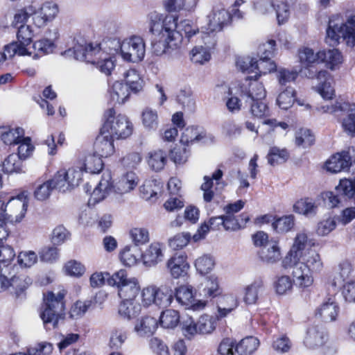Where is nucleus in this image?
<instances>
[{"label":"nucleus","mask_w":355,"mask_h":355,"mask_svg":"<svg viewBox=\"0 0 355 355\" xmlns=\"http://www.w3.org/2000/svg\"><path fill=\"white\" fill-rule=\"evenodd\" d=\"M94 60H95V63L92 64H96L101 72L107 76L110 75L115 68L114 58L106 55L100 48H98Z\"/></svg>","instance_id":"nucleus-31"},{"label":"nucleus","mask_w":355,"mask_h":355,"mask_svg":"<svg viewBox=\"0 0 355 355\" xmlns=\"http://www.w3.org/2000/svg\"><path fill=\"white\" fill-rule=\"evenodd\" d=\"M49 37H44L35 41L31 47L33 59H37L42 56L50 54L55 49V40L58 38V33L56 30L49 31Z\"/></svg>","instance_id":"nucleus-17"},{"label":"nucleus","mask_w":355,"mask_h":355,"mask_svg":"<svg viewBox=\"0 0 355 355\" xmlns=\"http://www.w3.org/2000/svg\"><path fill=\"white\" fill-rule=\"evenodd\" d=\"M343 39L349 46L355 45V15L348 17L345 24H338L332 19L329 21L327 40L330 45H334Z\"/></svg>","instance_id":"nucleus-8"},{"label":"nucleus","mask_w":355,"mask_h":355,"mask_svg":"<svg viewBox=\"0 0 355 355\" xmlns=\"http://www.w3.org/2000/svg\"><path fill=\"white\" fill-rule=\"evenodd\" d=\"M298 58L300 72L309 78H313L318 73L315 66L321 62L320 51L315 53L312 49L304 47L299 50Z\"/></svg>","instance_id":"nucleus-14"},{"label":"nucleus","mask_w":355,"mask_h":355,"mask_svg":"<svg viewBox=\"0 0 355 355\" xmlns=\"http://www.w3.org/2000/svg\"><path fill=\"white\" fill-rule=\"evenodd\" d=\"M166 16H171L174 19L175 24V31L179 33L183 37V34L188 41L192 38L193 36L199 33L198 27L188 19L182 20L179 24L178 23V17L173 15H166Z\"/></svg>","instance_id":"nucleus-37"},{"label":"nucleus","mask_w":355,"mask_h":355,"mask_svg":"<svg viewBox=\"0 0 355 355\" xmlns=\"http://www.w3.org/2000/svg\"><path fill=\"white\" fill-rule=\"evenodd\" d=\"M2 169L8 174L25 173L23 159L15 153L9 155L3 162Z\"/></svg>","instance_id":"nucleus-32"},{"label":"nucleus","mask_w":355,"mask_h":355,"mask_svg":"<svg viewBox=\"0 0 355 355\" xmlns=\"http://www.w3.org/2000/svg\"><path fill=\"white\" fill-rule=\"evenodd\" d=\"M339 313V306L335 299L329 297L317 309L315 315L320 316L325 322L336 320Z\"/></svg>","instance_id":"nucleus-26"},{"label":"nucleus","mask_w":355,"mask_h":355,"mask_svg":"<svg viewBox=\"0 0 355 355\" xmlns=\"http://www.w3.org/2000/svg\"><path fill=\"white\" fill-rule=\"evenodd\" d=\"M139 178L133 172H128L119 178L114 185H112V190L115 193L123 195L132 191L138 184Z\"/></svg>","instance_id":"nucleus-24"},{"label":"nucleus","mask_w":355,"mask_h":355,"mask_svg":"<svg viewBox=\"0 0 355 355\" xmlns=\"http://www.w3.org/2000/svg\"><path fill=\"white\" fill-rule=\"evenodd\" d=\"M141 257L139 249L135 245H126L120 253L121 260L128 266L135 265Z\"/></svg>","instance_id":"nucleus-39"},{"label":"nucleus","mask_w":355,"mask_h":355,"mask_svg":"<svg viewBox=\"0 0 355 355\" xmlns=\"http://www.w3.org/2000/svg\"><path fill=\"white\" fill-rule=\"evenodd\" d=\"M111 175L110 173H103L98 184L94 189L88 200L89 206H94L96 203L105 199L112 191L110 182Z\"/></svg>","instance_id":"nucleus-22"},{"label":"nucleus","mask_w":355,"mask_h":355,"mask_svg":"<svg viewBox=\"0 0 355 355\" xmlns=\"http://www.w3.org/2000/svg\"><path fill=\"white\" fill-rule=\"evenodd\" d=\"M202 293V295L206 297H215L220 295L218 279L216 276L211 275L206 279V284Z\"/></svg>","instance_id":"nucleus-60"},{"label":"nucleus","mask_w":355,"mask_h":355,"mask_svg":"<svg viewBox=\"0 0 355 355\" xmlns=\"http://www.w3.org/2000/svg\"><path fill=\"white\" fill-rule=\"evenodd\" d=\"M223 171L220 169H217L213 173L211 177L205 176L204 183L201 185V189L204 191L203 198L206 202H210L214 197V192L211 190L213 187V180H215L216 184H220V180L223 177Z\"/></svg>","instance_id":"nucleus-38"},{"label":"nucleus","mask_w":355,"mask_h":355,"mask_svg":"<svg viewBox=\"0 0 355 355\" xmlns=\"http://www.w3.org/2000/svg\"><path fill=\"white\" fill-rule=\"evenodd\" d=\"M140 297L141 304L146 308L153 305L167 308L171 305L174 297L181 306L193 311H202L207 305L206 301L196 300L193 287L186 284L176 287L174 291L166 286L149 284L141 290Z\"/></svg>","instance_id":"nucleus-1"},{"label":"nucleus","mask_w":355,"mask_h":355,"mask_svg":"<svg viewBox=\"0 0 355 355\" xmlns=\"http://www.w3.org/2000/svg\"><path fill=\"white\" fill-rule=\"evenodd\" d=\"M157 325V319L152 316L146 315L137 320L135 324L134 331L140 337L150 336L154 334Z\"/></svg>","instance_id":"nucleus-29"},{"label":"nucleus","mask_w":355,"mask_h":355,"mask_svg":"<svg viewBox=\"0 0 355 355\" xmlns=\"http://www.w3.org/2000/svg\"><path fill=\"white\" fill-rule=\"evenodd\" d=\"M119 307V313L128 320L135 317L140 311L139 305L135 300H122Z\"/></svg>","instance_id":"nucleus-47"},{"label":"nucleus","mask_w":355,"mask_h":355,"mask_svg":"<svg viewBox=\"0 0 355 355\" xmlns=\"http://www.w3.org/2000/svg\"><path fill=\"white\" fill-rule=\"evenodd\" d=\"M111 44L119 49L121 58L127 62H139L143 60L146 53V45L144 39L139 36H132L121 42L113 40Z\"/></svg>","instance_id":"nucleus-6"},{"label":"nucleus","mask_w":355,"mask_h":355,"mask_svg":"<svg viewBox=\"0 0 355 355\" xmlns=\"http://www.w3.org/2000/svg\"><path fill=\"white\" fill-rule=\"evenodd\" d=\"M24 137V130L21 128H11L1 126L0 138L6 144H18Z\"/></svg>","instance_id":"nucleus-34"},{"label":"nucleus","mask_w":355,"mask_h":355,"mask_svg":"<svg viewBox=\"0 0 355 355\" xmlns=\"http://www.w3.org/2000/svg\"><path fill=\"white\" fill-rule=\"evenodd\" d=\"M33 24L37 28H43L57 17L59 7L53 1H45L37 8L33 6Z\"/></svg>","instance_id":"nucleus-12"},{"label":"nucleus","mask_w":355,"mask_h":355,"mask_svg":"<svg viewBox=\"0 0 355 355\" xmlns=\"http://www.w3.org/2000/svg\"><path fill=\"white\" fill-rule=\"evenodd\" d=\"M326 340V334L321 326L313 324L310 326L304 338V343L309 348L322 346Z\"/></svg>","instance_id":"nucleus-27"},{"label":"nucleus","mask_w":355,"mask_h":355,"mask_svg":"<svg viewBox=\"0 0 355 355\" xmlns=\"http://www.w3.org/2000/svg\"><path fill=\"white\" fill-rule=\"evenodd\" d=\"M194 266L196 270L200 275H204L212 270L215 266V261L211 255L202 254L196 259Z\"/></svg>","instance_id":"nucleus-51"},{"label":"nucleus","mask_w":355,"mask_h":355,"mask_svg":"<svg viewBox=\"0 0 355 355\" xmlns=\"http://www.w3.org/2000/svg\"><path fill=\"white\" fill-rule=\"evenodd\" d=\"M289 157V153L286 148L277 146L271 147L267 155L268 162L272 166L284 163Z\"/></svg>","instance_id":"nucleus-48"},{"label":"nucleus","mask_w":355,"mask_h":355,"mask_svg":"<svg viewBox=\"0 0 355 355\" xmlns=\"http://www.w3.org/2000/svg\"><path fill=\"white\" fill-rule=\"evenodd\" d=\"M28 204V199L25 193L10 198L6 202L5 220L10 223H19L24 218Z\"/></svg>","instance_id":"nucleus-10"},{"label":"nucleus","mask_w":355,"mask_h":355,"mask_svg":"<svg viewBox=\"0 0 355 355\" xmlns=\"http://www.w3.org/2000/svg\"><path fill=\"white\" fill-rule=\"evenodd\" d=\"M130 237L135 246L142 245L150 241L149 232L144 227H135L130 232Z\"/></svg>","instance_id":"nucleus-61"},{"label":"nucleus","mask_w":355,"mask_h":355,"mask_svg":"<svg viewBox=\"0 0 355 355\" xmlns=\"http://www.w3.org/2000/svg\"><path fill=\"white\" fill-rule=\"evenodd\" d=\"M315 138L311 130L307 128H301L296 132L295 144L298 146L304 148L311 146Z\"/></svg>","instance_id":"nucleus-64"},{"label":"nucleus","mask_w":355,"mask_h":355,"mask_svg":"<svg viewBox=\"0 0 355 355\" xmlns=\"http://www.w3.org/2000/svg\"><path fill=\"white\" fill-rule=\"evenodd\" d=\"M31 283V278L24 274L15 275L10 278V288L17 295L26 290Z\"/></svg>","instance_id":"nucleus-53"},{"label":"nucleus","mask_w":355,"mask_h":355,"mask_svg":"<svg viewBox=\"0 0 355 355\" xmlns=\"http://www.w3.org/2000/svg\"><path fill=\"white\" fill-rule=\"evenodd\" d=\"M295 100V90L288 87L279 94L277 103L281 109L287 110L293 105Z\"/></svg>","instance_id":"nucleus-58"},{"label":"nucleus","mask_w":355,"mask_h":355,"mask_svg":"<svg viewBox=\"0 0 355 355\" xmlns=\"http://www.w3.org/2000/svg\"><path fill=\"white\" fill-rule=\"evenodd\" d=\"M159 322L164 328L173 329L180 322V313L173 309H166L162 312Z\"/></svg>","instance_id":"nucleus-46"},{"label":"nucleus","mask_w":355,"mask_h":355,"mask_svg":"<svg viewBox=\"0 0 355 355\" xmlns=\"http://www.w3.org/2000/svg\"><path fill=\"white\" fill-rule=\"evenodd\" d=\"M64 291L56 294L53 291H47L43 294V303L40 307V316L46 329L57 328L59 322L64 318Z\"/></svg>","instance_id":"nucleus-4"},{"label":"nucleus","mask_w":355,"mask_h":355,"mask_svg":"<svg viewBox=\"0 0 355 355\" xmlns=\"http://www.w3.org/2000/svg\"><path fill=\"white\" fill-rule=\"evenodd\" d=\"M98 48L97 45L94 46L92 44H79L74 46L73 50L69 49L65 51V53L67 55L73 53V57L77 60L95 63L93 57H95Z\"/></svg>","instance_id":"nucleus-23"},{"label":"nucleus","mask_w":355,"mask_h":355,"mask_svg":"<svg viewBox=\"0 0 355 355\" xmlns=\"http://www.w3.org/2000/svg\"><path fill=\"white\" fill-rule=\"evenodd\" d=\"M53 351V346L49 343H41L31 346L26 353L19 352L10 355H49Z\"/></svg>","instance_id":"nucleus-57"},{"label":"nucleus","mask_w":355,"mask_h":355,"mask_svg":"<svg viewBox=\"0 0 355 355\" xmlns=\"http://www.w3.org/2000/svg\"><path fill=\"white\" fill-rule=\"evenodd\" d=\"M3 49V53L7 59H10L15 55L19 56H31L33 54V52L31 51L30 48L21 45L18 42H13L5 45Z\"/></svg>","instance_id":"nucleus-42"},{"label":"nucleus","mask_w":355,"mask_h":355,"mask_svg":"<svg viewBox=\"0 0 355 355\" xmlns=\"http://www.w3.org/2000/svg\"><path fill=\"white\" fill-rule=\"evenodd\" d=\"M148 18L150 32L160 36L158 40L152 42L151 49L153 55H170L171 51L181 46L182 37L175 31L176 26L172 17L153 12L148 15Z\"/></svg>","instance_id":"nucleus-2"},{"label":"nucleus","mask_w":355,"mask_h":355,"mask_svg":"<svg viewBox=\"0 0 355 355\" xmlns=\"http://www.w3.org/2000/svg\"><path fill=\"white\" fill-rule=\"evenodd\" d=\"M296 213L306 216H314L317 212V206L315 202L309 198H302L297 200L293 205Z\"/></svg>","instance_id":"nucleus-45"},{"label":"nucleus","mask_w":355,"mask_h":355,"mask_svg":"<svg viewBox=\"0 0 355 355\" xmlns=\"http://www.w3.org/2000/svg\"><path fill=\"white\" fill-rule=\"evenodd\" d=\"M320 56H322L321 62H326L331 69H334L343 62V56L338 49L321 51Z\"/></svg>","instance_id":"nucleus-50"},{"label":"nucleus","mask_w":355,"mask_h":355,"mask_svg":"<svg viewBox=\"0 0 355 355\" xmlns=\"http://www.w3.org/2000/svg\"><path fill=\"white\" fill-rule=\"evenodd\" d=\"M231 20L230 12L223 8H215L207 17V25L203 26L202 34H209L215 36L214 32L222 30Z\"/></svg>","instance_id":"nucleus-15"},{"label":"nucleus","mask_w":355,"mask_h":355,"mask_svg":"<svg viewBox=\"0 0 355 355\" xmlns=\"http://www.w3.org/2000/svg\"><path fill=\"white\" fill-rule=\"evenodd\" d=\"M264 279L261 277L255 278L250 284L243 288L242 300L246 305L256 304L260 293L264 291Z\"/></svg>","instance_id":"nucleus-20"},{"label":"nucleus","mask_w":355,"mask_h":355,"mask_svg":"<svg viewBox=\"0 0 355 355\" xmlns=\"http://www.w3.org/2000/svg\"><path fill=\"white\" fill-rule=\"evenodd\" d=\"M259 345V340L253 336L243 338L236 346L235 351L240 355H250L257 350Z\"/></svg>","instance_id":"nucleus-41"},{"label":"nucleus","mask_w":355,"mask_h":355,"mask_svg":"<svg viewBox=\"0 0 355 355\" xmlns=\"http://www.w3.org/2000/svg\"><path fill=\"white\" fill-rule=\"evenodd\" d=\"M316 78L319 81L316 86V91L324 99H331L335 95V91L332 86L333 80L330 74L327 71L321 70L318 72Z\"/></svg>","instance_id":"nucleus-25"},{"label":"nucleus","mask_w":355,"mask_h":355,"mask_svg":"<svg viewBox=\"0 0 355 355\" xmlns=\"http://www.w3.org/2000/svg\"><path fill=\"white\" fill-rule=\"evenodd\" d=\"M128 338V331L124 328H114L110 333L109 347L112 349L119 350Z\"/></svg>","instance_id":"nucleus-43"},{"label":"nucleus","mask_w":355,"mask_h":355,"mask_svg":"<svg viewBox=\"0 0 355 355\" xmlns=\"http://www.w3.org/2000/svg\"><path fill=\"white\" fill-rule=\"evenodd\" d=\"M166 267L171 277L174 279L184 277L190 269L187 256L184 252H177L166 263Z\"/></svg>","instance_id":"nucleus-18"},{"label":"nucleus","mask_w":355,"mask_h":355,"mask_svg":"<svg viewBox=\"0 0 355 355\" xmlns=\"http://www.w3.org/2000/svg\"><path fill=\"white\" fill-rule=\"evenodd\" d=\"M292 268L295 286L303 291L313 285L312 272L321 271L323 263L320 254L315 250L310 249L298 257Z\"/></svg>","instance_id":"nucleus-3"},{"label":"nucleus","mask_w":355,"mask_h":355,"mask_svg":"<svg viewBox=\"0 0 355 355\" xmlns=\"http://www.w3.org/2000/svg\"><path fill=\"white\" fill-rule=\"evenodd\" d=\"M111 101L114 103L123 104L130 96V90L122 82L116 81L109 89Z\"/></svg>","instance_id":"nucleus-33"},{"label":"nucleus","mask_w":355,"mask_h":355,"mask_svg":"<svg viewBox=\"0 0 355 355\" xmlns=\"http://www.w3.org/2000/svg\"><path fill=\"white\" fill-rule=\"evenodd\" d=\"M125 85L134 93L141 92L144 86V80L136 69H130L124 73Z\"/></svg>","instance_id":"nucleus-36"},{"label":"nucleus","mask_w":355,"mask_h":355,"mask_svg":"<svg viewBox=\"0 0 355 355\" xmlns=\"http://www.w3.org/2000/svg\"><path fill=\"white\" fill-rule=\"evenodd\" d=\"M101 133L107 134L114 139H126L133 131V125L124 114H116L113 108L104 113V123L101 128Z\"/></svg>","instance_id":"nucleus-5"},{"label":"nucleus","mask_w":355,"mask_h":355,"mask_svg":"<svg viewBox=\"0 0 355 355\" xmlns=\"http://www.w3.org/2000/svg\"><path fill=\"white\" fill-rule=\"evenodd\" d=\"M107 284L117 287L118 295L122 300H135L140 290L138 279L133 277H128L124 270L114 272L111 277L108 278Z\"/></svg>","instance_id":"nucleus-9"},{"label":"nucleus","mask_w":355,"mask_h":355,"mask_svg":"<svg viewBox=\"0 0 355 355\" xmlns=\"http://www.w3.org/2000/svg\"><path fill=\"white\" fill-rule=\"evenodd\" d=\"M200 38L202 44L195 46L190 51V59L196 64H204L211 59V50L216 45V38L214 35L202 34Z\"/></svg>","instance_id":"nucleus-13"},{"label":"nucleus","mask_w":355,"mask_h":355,"mask_svg":"<svg viewBox=\"0 0 355 355\" xmlns=\"http://www.w3.org/2000/svg\"><path fill=\"white\" fill-rule=\"evenodd\" d=\"M307 241L308 236L306 232H300L297 234L293 245L282 261V266L284 269L291 268L296 263L298 257L306 251L304 250Z\"/></svg>","instance_id":"nucleus-16"},{"label":"nucleus","mask_w":355,"mask_h":355,"mask_svg":"<svg viewBox=\"0 0 355 355\" xmlns=\"http://www.w3.org/2000/svg\"><path fill=\"white\" fill-rule=\"evenodd\" d=\"M204 137L205 134L202 132H199L197 128L191 126L184 129L181 134L180 143L187 146L194 141H199Z\"/></svg>","instance_id":"nucleus-52"},{"label":"nucleus","mask_w":355,"mask_h":355,"mask_svg":"<svg viewBox=\"0 0 355 355\" xmlns=\"http://www.w3.org/2000/svg\"><path fill=\"white\" fill-rule=\"evenodd\" d=\"M147 162L153 171H159L167 162V153L161 149L153 150L148 153Z\"/></svg>","instance_id":"nucleus-35"},{"label":"nucleus","mask_w":355,"mask_h":355,"mask_svg":"<svg viewBox=\"0 0 355 355\" xmlns=\"http://www.w3.org/2000/svg\"><path fill=\"white\" fill-rule=\"evenodd\" d=\"M351 150L354 152V148H349L347 150H343L332 155L326 162L327 170L333 173L348 170L352 164Z\"/></svg>","instance_id":"nucleus-19"},{"label":"nucleus","mask_w":355,"mask_h":355,"mask_svg":"<svg viewBox=\"0 0 355 355\" xmlns=\"http://www.w3.org/2000/svg\"><path fill=\"white\" fill-rule=\"evenodd\" d=\"M53 190V185L50 180L42 183H37L34 191V196L37 200L43 201L50 197Z\"/></svg>","instance_id":"nucleus-63"},{"label":"nucleus","mask_w":355,"mask_h":355,"mask_svg":"<svg viewBox=\"0 0 355 355\" xmlns=\"http://www.w3.org/2000/svg\"><path fill=\"white\" fill-rule=\"evenodd\" d=\"M101 157L95 153L94 154H89L85 156L83 162L80 165L83 166L85 172L98 173L102 170L103 166Z\"/></svg>","instance_id":"nucleus-40"},{"label":"nucleus","mask_w":355,"mask_h":355,"mask_svg":"<svg viewBox=\"0 0 355 355\" xmlns=\"http://www.w3.org/2000/svg\"><path fill=\"white\" fill-rule=\"evenodd\" d=\"M259 257L262 261L266 263H275L281 258V250L278 242L275 240H270L263 248H261L259 252Z\"/></svg>","instance_id":"nucleus-28"},{"label":"nucleus","mask_w":355,"mask_h":355,"mask_svg":"<svg viewBox=\"0 0 355 355\" xmlns=\"http://www.w3.org/2000/svg\"><path fill=\"white\" fill-rule=\"evenodd\" d=\"M50 181L53 185V189L60 192H66L73 189L64 175V169L58 171Z\"/></svg>","instance_id":"nucleus-54"},{"label":"nucleus","mask_w":355,"mask_h":355,"mask_svg":"<svg viewBox=\"0 0 355 355\" xmlns=\"http://www.w3.org/2000/svg\"><path fill=\"white\" fill-rule=\"evenodd\" d=\"M85 170L83 166L80 164L78 166H73L69 168L67 171L64 170V175H66L69 182L71 184L72 188L78 186L81 182L83 174Z\"/></svg>","instance_id":"nucleus-62"},{"label":"nucleus","mask_w":355,"mask_h":355,"mask_svg":"<svg viewBox=\"0 0 355 355\" xmlns=\"http://www.w3.org/2000/svg\"><path fill=\"white\" fill-rule=\"evenodd\" d=\"M317 110L322 113L346 112L347 114L341 120L342 128L347 135L355 137V103L338 99L334 104L322 105Z\"/></svg>","instance_id":"nucleus-7"},{"label":"nucleus","mask_w":355,"mask_h":355,"mask_svg":"<svg viewBox=\"0 0 355 355\" xmlns=\"http://www.w3.org/2000/svg\"><path fill=\"white\" fill-rule=\"evenodd\" d=\"M352 272V266L348 262H343L339 265L338 272H337L332 281L331 285L334 286H338L343 284L345 282L352 279L350 278Z\"/></svg>","instance_id":"nucleus-44"},{"label":"nucleus","mask_w":355,"mask_h":355,"mask_svg":"<svg viewBox=\"0 0 355 355\" xmlns=\"http://www.w3.org/2000/svg\"><path fill=\"white\" fill-rule=\"evenodd\" d=\"M141 121L144 128L148 130H156L158 123V114L155 110L146 107L141 112Z\"/></svg>","instance_id":"nucleus-49"},{"label":"nucleus","mask_w":355,"mask_h":355,"mask_svg":"<svg viewBox=\"0 0 355 355\" xmlns=\"http://www.w3.org/2000/svg\"><path fill=\"white\" fill-rule=\"evenodd\" d=\"M238 92L245 104L254 101L264 100L266 91L264 86L252 76L246 78L239 85Z\"/></svg>","instance_id":"nucleus-11"},{"label":"nucleus","mask_w":355,"mask_h":355,"mask_svg":"<svg viewBox=\"0 0 355 355\" xmlns=\"http://www.w3.org/2000/svg\"><path fill=\"white\" fill-rule=\"evenodd\" d=\"M336 227V220L334 217L328 216L320 220L317 225L316 234L320 236H325Z\"/></svg>","instance_id":"nucleus-59"},{"label":"nucleus","mask_w":355,"mask_h":355,"mask_svg":"<svg viewBox=\"0 0 355 355\" xmlns=\"http://www.w3.org/2000/svg\"><path fill=\"white\" fill-rule=\"evenodd\" d=\"M197 326L199 334H209L214 331L216 327V320L214 317L205 314L201 315L198 322Z\"/></svg>","instance_id":"nucleus-55"},{"label":"nucleus","mask_w":355,"mask_h":355,"mask_svg":"<svg viewBox=\"0 0 355 355\" xmlns=\"http://www.w3.org/2000/svg\"><path fill=\"white\" fill-rule=\"evenodd\" d=\"M95 153L101 157H108L114 152V138L101 132L94 144Z\"/></svg>","instance_id":"nucleus-30"},{"label":"nucleus","mask_w":355,"mask_h":355,"mask_svg":"<svg viewBox=\"0 0 355 355\" xmlns=\"http://www.w3.org/2000/svg\"><path fill=\"white\" fill-rule=\"evenodd\" d=\"M336 192L340 193L344 200L352 198L355 194V180H341L336 187Z\"/></svg>","instance_id":"nucleus-56"},{"label":"nucleus","mask_w":355,"mask_h":355,"mask_svg":"<svg viewBox=\"0 0 355 355\" xmlns=\"http://www.w3.org/2000/svg\"><path fill=\"white\" fill-rule=\"evenodd\" d=\"M164 245L159 242H153L141 254L143 263L146 266H155L164 258Z\"/></svg>","instance_id":"nucleus-21"}]
</instances>
